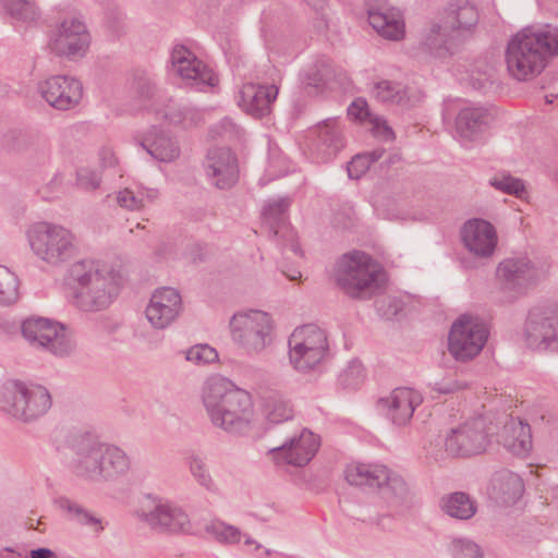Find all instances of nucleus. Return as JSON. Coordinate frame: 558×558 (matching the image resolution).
Instances as JSON below:
<instances>
[{
    "mask_svg": "<svg viewBox=\"0 0 558 558\" xmlns=\"http://www.w3.org/2000/svg\"><path fill=\"white\" fill-rule=\"evenodd\" d=\"M71 302L84 312L107 308L119 292V274L100 259L83 258L69 268Z\"/></svg>",
    "mask_w": 558,
    "mask_h": 558,
    "instance_id": "obj_1",
    "label": "nucleus"
},
{
    "mask_svg": "<svg viewBox=\"0 0 558 558\" xmlns=\"http://www.w3.org/2000/svg\"><path fill=\"white\" fill-rule=\"evenodd\" d=\"M201 399L213 425L223 430L240 432L252 420L251 396L223 376L208 377L202 386Z\"/></svg>",
    "mask_w": 558,
    "mask_h": 558,
    "instance_id": "obj_2",
    "label": "nucleus"
},
{
    "mask_svg": "<svg viewBox=\"0 0 558 558\" xmlns=\"http://www.w3.org/2000/svg\"><path fill=\"white\" fill-rule=\"evenodd\" d=\"M558 54V29L531 27L518 32L508 43L506 64L509 74L518 81L537 76L545 69L547 57Z\"/></svg>",
    "mask_w": 558,
    "mask_h": 558,
    "instance_id": "obj_3",
    "label": "nucleus"
},
{
    "mask_svg": "<svg viewBox=\"0 0 558 558\" xmlns=\"http://www.w3.org/2000/svg\"><path fill=\"white\" fill-rule=\"evenodd\" d=\"M478 22V12L468 0H457L445 10L439 23L432 26L423 43L426 52L435 58L453 53L454 47L472 32Z\"/></svg>",
    "mask_w": 558,
    "mask_h": 558,
    "instance_id": "obj_4",
    "label": "nucleus"
},
{
    "mask_svg": "<svg viewBox=\"0 0 558 558\" xmlns=\"http://www.w3.org/2000/svg\"><path fill=\"white\" fill-rule=\"evenodd\" d=\"M336 280L349 296L368 299L380 288L384 271L368 254L352 251L339 258Z\"/></svg>",
    "mask_w": 558,
    "mask_h": 558,
    "instance_id": "obj_5",
    "label": "nucleus"
},
{
    "mask_svg": "<svg viewBox=\"0 0 558 558\" xmlns=\"http://www.w3.org/2000/svg\"><path fill=\"white\" fill-rule=\"evenodd\" d=\"M51 404L50 392L41 385L11 379L0 387V411L21 422L39 418Z\"/></svg>",
    "mask_w": 558,
    "mask_h": 558,
    "instance_id": "obj_6",
    "label": "nucleus"
},
{
    "mask_svg": "<svg viewBox=\"0 0 558 558\" xmlns=\"http://www.w3.org/2000/svg\"><path fill=\"white\" fill-rule=\"evenodd\" d=\"M26 236L34 255L52 267L65 264L77 251L75 234L58 223L35 222L27 228Z\"/></svg>",
    "mask_w": 558,
    "mask_h": 558,
    "instance_id": "obj_7",
    "label": "nucleus"
},
{
    "mask_svg": "<svg viewBox=\"0 0 558 558\" xmlns=\"http://www.w3.org/2000/svg\"><path fill=\"white\" fill-rule=\"evenodd\" d=\"M328 354L326 332L316 325L301 326L289 338V360L299 372L318 366Z\"/></svg>",
    "mask_w": 558,
    "mask_h": 558,
    "instance_id": "obj_8",
    "label": "nucleus"
},
{
    "mask_svg": "<svg viewBox=\"0 0 558 558\" xmlns=\"http://www.w3.org/2000/svg\"><path fill=\"white\" fill-rule=\"evenodd\" d=\"M490 425L484 416H477L451 428L444 438L446 453L471 457L485 452L493 435Z\"/></svg>",
    "mask_w": 558,
    "mask_h": 558,
    "instance_id": "obj_9",
    "label": "nucleus"
},
{
    "mask_svg": "<svg viewBox=\"0 0 558 558\" xmlns=\"http://www.w3.org/2000/svg\"><path fill=\"white\" fill-rule=\"evenodd\" d=\"M488 338V328L478 317L461 315L451 326L448 351L454 360L468 362L483 350Z\"/></svg>",
    "mask_w": 558,
    "mask_h": 558,
    "instance_id": "obj_10",
    "label": "nucleus"
},
{
    "mask_svg": "<svg viewBox=\"0 0 558 558\" xmlns=\"http://www.w3.org/2000/svg\"><path fill=\"white\" fill-rule=\"evenodd\" d=\"M232 339L248 353H259L271 342L272 320L262 311L233 315L230 322Z\"/></svg>",
    "mask_w": 558,
    "mask_h": 558,
    "instance_id": "obj_11",
    "label": "nucleus"
},
{
    "mask_svg": "<svg viewBox=\"0 0 558 558\" xmlns=\"http://www.w3.org/2000/svg\"><path fill=\"white\" fill-rule=\"evenodd\" d=\"M21 331L32 347L56 356H66L74 350V343L64 327L54 320L32 316L22 322Z\"/></svg>",
    "mask_w": 558,
    "mask_h": 558,
    "instance_id": "obj_12",
    "label": "nucleus"
},
{
    "mask_svg": "<svg viewBox=\"0 0 558 558\" xmlns=\"http://www.w3.org/2000/svg\"><path fill=\"white\" fill-rule=\"evenodd\" d=\"M344 473L349 484L378 488L386 498L402 497L408 490L403 478L381 464L351 463Z\"/></svg>",
    "mask_w": 558,
    "mask_h": 558,
    "instance_id": "obj_13",
    "label": "nucleus"
},
{
    "mask_svg": "<svg viewBox=\"0 0 558 558\" xmlns=\"http://www.w3.org/2000/svg\"><path fill=\"white\" fill-rule=\"evenodd\" d=\"M90 34L84 21L77 16H66L51 32L49 48L58 57L74 60L87 53Z\"/></svg>",
    "mask_w": 558,
    "mask_h": 558,
    "instance_id": "obj_14",
    "label": "nucleus"
},
{
    "mask_svg": "<svg viewBox=\"0 0 558 558\" xmlns=\"http://www.w3.org/2000/svg\"><path fill=\"white\" fill-rule=\"evenodd\" d=\"M138 520L150 530L161 533H185L191 529L189 515L179 506L161 499H151L136 512Z\"/></svg>",
    "mask_w": 558,
    "mask_h": 558,
    "instance_id": "obj_15",
    "label": "nucleus"
},
{
    "mask_svg": "<svg viewBox=\"0 0 558 558\" xmlns=\"http://www.w3.org/2000/svg\"><path fill=\"white\" fill-rule=\"evenodd\" d=\"M319 446V437L307 428H302L280 446L272 448L270 453L277 463L304 466L315 457Z\"/></svg>",
    "mask_w": 558,
    "mask_h": 558,
    "instance_id": "obj_16",
    "label": "nucleus"
},
{
    "mask_svg": "<svg viewBox=\"0 0 558 558\" xmlns=\"http://www.w3.org/2000/svg\"><path fill=\"white\" fill-rule=\"evenodd\" d=\"M497 277L504 290L515 295L538 281L543 274L527 257H511L499 263Z\"/></svg>",
    "mask_w": 558,
    "mask_h": 558,
    "instance_id": "obj_17",
    "label": "nucleus"
},
{
    "mask_svg": "<svg viewBox=\"0 0 558 558\" xmlns=\"http://www.w3.org/2000/svg\"><path fill=\"white\" fill-rule=\"evenodd\" d=\"M39 93L49 106L69 110L82 100L83 85L72 76L53 75L39 84Z\"/></svg>",
    "mask_w": 558,
    "mask_h": 558,
    "instance_id": "obj_18",
    "label": "nucleus"
},
{
    "mask_svg": "<svg viewBox=\"0 0 558 558\" xmlns=\"http://www.w3.org/2000/svg\"><path fill=\"white\" fill-rule=\"evenodd\" d=\"M171 63L174 72L190 85L214 87L218 84V77L211 69L184 46L172 49Z\"/></svg>",
    "mask_w": 558,
    "mask_h": 558,
    "instance_id": "obj_19",
    "label": "nucleus"
},
{
    "mask_svg": "<svg viewBox=\"0 0 558 558\" xmlns=\"http://www.w3.org/2000/svg\"><path fill=\"white\" fill-rule=\"evenodd\" d=\"M182 299L173 288L157 289L146 306V317L156 329L168 327L180 314Z\"/></svg>",
    "mask_w": 558,
    "mask_h": 558,
    "instance_id": "obj_20",
    "label": "nucleus"
},
{
    "mask_svg": "<svg viewBox=\"0 0 558 558\" xmlns=\"http://www.w3.org/2000/svg\"><path fill=\"white\" fill-rule=\"evenodd\" d=\"M421 403V395L407 387L396 388L379 400V405L386 416L398 426L407 425L411 421L414 410Z\"/></svg>",
    "mask_w": 558,
    "mask_h": 558,
    "instance_id": "obj_21",
    "label": "nucleus"
},
{
    "mask_svg": "<svg viewBox=\"0 0 558 558\" xmlns=\"http://www.w3.org/2000/svg\"><path fill=\"white\" fill-rule=\"evenodd\" d=\"M465 247L478 257H489L497 246V233L494 226L483 219H471L461 229Z\"/></svg>",
    "mask_w": 558,
    "mask_h": 558,
    "instance_id": "obj_22",
    "label": "nucleus"
},
{
    "mask_svg": "<svg viewBox=\"0 0 558 558\" xmlns=\"http://www.w3.org/2000/svg\"><path fill=\"white\" fill-rule=\"evenodd\" d=\"M206 172L217 187L233 186L239 177L235 155L226 147L210 149L206 159Z\"/></svg>",
    "mask_w": 558,
    "mask_h": 558,
    "instance_id": "obj_23",
    "label": "nucleus"
},
{
    "mask_svg": "<svg viewBox=\"0 0 558 558\" xmlns=\"http://www.w3.org/2000/svg\"><path fill=\"white\" fill-rule=\"evenodd\" d=\"M278 96L275 85L243 84L236 97L239 107L254 118H263L270 113L271 105Z\"/></svg>",
    "mask_w": 558,
    "mask_h": 558,
    "instance_id": "obj_24",
    "label": "nucleus"
},
{
    "mask_svg": "<svg viewBox=\"0 0 558 558\" xmlns=\"http://www.w3.org/2000/svg\"><path fill=\"white\" fill-rule=\"evenodd\" d=\"M367 13L371 26L379 36L393 41L404 38V19L398 9L387 7L385 3H369Z\"/></svg>",
    "mask_w": 558,
    "mask_h": 558,
    "instance_id": "obj_25",
    "label": "nucleus"
},
{
    "mask_svg": "<svg viewBox=\"0 0 558 558\" xmlns=\"http://www.w3.org/2000/svg\"><path fill=\"white\" fill-rule=\"evenodd\" d=\"M525 339L527 345L534 350L558 347V316L530 313L525 324Z\"/></svg>",
    "mask_w": 558,
    "mask_h": 558,
    "instance_id": "obj_26",
    "label": "nucleus"
},
{
    "mask_svg": "<svg viewBox=\"0 0 558 558\" xmlns=\"http://www.w3.org/2000/svg\"><path fill=\"white\" fill-rule=\"evenodd\" d=\"M101 449L102 442L82 440L71 462L72 472L84 481L100 483Z\"/></svg>",
    "mask_w": 558,
    "mask_h": 558,
    "instance_id": "obj_27",
    "label": "nucleus"
},
{
    "mask_svg": "<svg viewBox=\"0 0 558 558\" xmlns=\"http://www.w3.org/2000/svg\"><path fill=\"white\" fill-rule=\"evenodd\" d=\"M497 441L511 453L524 457L532 449L531 427L519 420L510 418L497 433Z\"/></svg>",
    "mask_w": 558,
    "mask_h": 558,
    "instance_id": "obj_28",
    "label": "nucleus"
},
{
    "mask_svg": "<svg viewBox=\"0 0 558 558\" xmlns=\"http://www.w3.org/2000/svg\"><path fill=\"white\" fill-rule=\"evenodd\" d=\"M315 133L314 149L324 160L336 156L344 146L342 130L336 119L319 123Z\"/></svg>",
    "mask_w": 558,
    "mask_h": 558,
    "instance_id": "obj_29",
    "label": "nucleus"
},
{
    "mask_svg": "<svg viewBox=\"0 0 558 558\" xmlns=\"http://www.w3.org/2000/svg\"><path fill=\"white\" fill-rule=\"evenodd\" d=\"M289 206V198H280L278 201L269 203L265 207L263 215L265 217V220L270 225L271 228H275V223L278 222V227L274 230V235L287 238V244L284 245V247L294 253L295 255L302 256V252L294 231L283 223V215Z\"/></svg>",
    "mask_w": 558,
    "mask_h": 558,
    "instance_id": "obj_30",
    "label": "nucleus"
},
{
    "mask_svg": "<svg viewBox=\"0 0 558 558\" xmlns=\"http://www.w3.org/2000/svg\"><path fill=\"white\" fill-rule=\"evenodd\" d=\"M141 145L154 159L160 162H172L179 158L181 153L175 138L155 129L144 136Z\"/></svg>",
    "mask_w": 558,
    "mask_h": 558,
    "instance_id": "obj_31",
    "label": "nucleus"
},
{
    "mask_svg": "<svg viewBox=\"0 0 558 558\" xmlns=\"http://www.w3.org/2000/svg\"><path fill=\"white\" fill-rule=\"evenodd\" d=\"M100 463V483L116 480L131 468L130 457L121 448L108 444H102Z\"/></svg>",
    "mask_w": 558,
    "mask_h": 558,
    "instance_id": "obj_32",
    "label": "nucleus"
},
{
    "mask_svg": "<svg viewBox=\"0 0 558 558\" xmlns=\"http://www.w3.org/2000/svg\"><path fill=\"white\" fill-rule=\"evenodd\" d=\"M149 109L154 110L160 119L172 125L189 128L196 125L199 121V112L197 110L182 106L172 99L168 100L167 104H162L161 100L158 104L154 101L149 104Z\"/></svg>",
    "mask_w": 558,
    "mask_h": 558,
    "instance_id": "obj_33",
    "label": "nucleus"
},
{
    "mask_svg": "<svg viewBox=\"0 0 558 558\" xmlns=\"http://www.w3.org/2000/svg\"><path fill=\"white\" fill-rule=\"evenodd\" d=\"M487 112L483 108L466 107L456 118V131L462 141H476L485 129Z\"/></svg>",
    "mask_w": 558,
    "mask_h": 558,
    "instance_id": "obj_34",
    "label": "nucleus"
},
{
    "mask_svg": "<svg viewBox=\"0 0 558 558\" xmlns=\"http://www.w3.org/2000/svg\"><path fill=\"white\" fill-rule=\"evenodd\" d=\"M262 412L269 423L279 424L293 417V407L287 397L277 390H268L262 396Z\"/></svg>",
    "mask_w": 558,
    "mask_h": 558,
    "instance_id": "obj_35",
    "label": "nucleus"
},
{
    "mask_svg": "<svg viewBox=\"0 0 558 558\" xmlns=\"http://www.w3.org/2000/svg\"><path fill=\"white\" fill-rule=\"evenodd\" d=\"M492 490L496 499L505 505H512L522 496L524 485L518 474L502 471L494 476Z\"/></svg>",
    "mask_w": 558,
    "mask_h": 558,
    "instance_id": "obj_36",
    "label": "nucleus"
},
{
    "mask_svg": "<svg viewBox=\"0 0 558 558\" xmlns=\"http://www.w3.org/2000/svg\"><path fill=\"white\" fill-rule=\"evenodd\" d=\"M441 511L457 520H470L477 511L475 500L463 492H454L441 497L439 502Z\"/></svg>",
    "mask_w": 558,
    "mask_h": 558,
    "instance_id": "obj_37",
    "label": "nucleus"
},
{
    "mask_svg": "<svg viewBox=\"0 0 558 558\" xmlns=\"http://www.w3.org/2000/svg\"><path fill=\"white\" fill-rule=\"evenodd\" d=\"M372 94L378 101L402 107H410L417 100L409 95V90L404 85L388 80L375 83Z\"/></svg>",
    "mask_w": 558,
    "mask_h": 558,
    "instance_id": "obj_38",
    "label": "nucleus"
},
{
    "mask_svg": "<svg viewBox=\"0 0 558 558\" xmlns=\"http://www.w3.org/2000/svg\"><path fill=\"white\" fill-rule=\"evenodd\" d=\"M348 116L353 120L368 121L373 126L375 135L384 140L393 138V132L387 121L383 117L371 113L365 99H355L348 108Z\"/></svg>",
    "mask_w": 558,
    "mask_h": 558,
    "instance_id": "obj_39",
    "label": "nucleus"
},
{
    "mask_svg": "<svg viewBox=\"0 0 558 558\" xmlns=\"http://www.w3.org/2000/svg\"><path fill=\"white\" fill-rule=\"evenodd\" d=\"M205 532L217 543L226 546L236 545L242 539V532L235 525L214 519L205 525Z\"/></svg>",
    "mask_w": 558,
    "mask_h": 558,
    "instance_id": "obj_40",
    "label": "nucleus"
},
{
    "mask_svg": "<svg viewBox=\"0 0 558 558\" xmlns=\"http://www.w3.org/2000/svg\"><path fill=\"white\" fill-rule=\"evenodd\" d=\"M19 299L17 277L5 266L0 265V304L11 305Z\"/></svg>",
    "mask_w": 558,
    "mask_h": 558,
    "instance_id": "obj_41",
    "label": "nucleus"
},
{
    "mask_svg": "<svg viewBox=\"0 0 558 558\" xmlns=\"http://www.w3.org/2000/svg\"><path fill=\"white\" fill-rule=\"evenodd\" d=\"M448 551L452 558H483L480 545L466 537L453 538L448 545Z\"/></svg>",
    "mask_w": 558,
    "mask_h": 558,
    "instance_id": "obj_42",
    "label": "nucleus"
},
{
    "mask_svg": "<svg viewBox=\"0 0 558 558\" xmlns=\"http://www.w3.org/2000/svg\"><path fill=\"white\" fill-rule=\"evenodd\" d=\"M383 149L374 150L371 154H361L352 158L348 163V175L351 179H360L371 167V165L381 158Z\"/></svg>",
    "mask_w": 558,
    "mask_h": 558,
    "instance_id": "obj_43",
    "label": "nucleus"
},
{
    "mask_svg": "<svg viewBox=\"0 0 558 558\" xmlns=\"http://www.w3.org/2000/svg\"><path fill=\"white\" fill-rule=\"evenodd\" d=\"M5 9L15 19L22 21H34L38 16V9L29 0H5Z\"/></svg>",
    "mask_w": 558,
    "mask_h": 558,
    "instance_id": "obj_44",
    "label": "nucleus"
},
{
    "mask_svg": "<svg viewBox=\"0 0 558 558\" xmlns=\"http://www.w3.org/2000/svg\"><path fill=\"white\" fill-rule=\"evenodd\" d=\"M331 74L330 60L322 59L306 73L305 83L308 86L318 88L330 80Z\"/></svg>",
    "mask_w": 558,
    "mask_h": 558,
    "instance_id": "obj_45",
    "label": "nucleus"
},
{
    "mask_svg": "<svg viewBox=\"0 0 558 558\" xmlns=\"http://www.w3.org/2000/svg\"><path fill=\"white\" fill-rule=\"evenodd\" d=\"M490 184L498 191L517 197H522L525 193L523 181L509 174L496 175L490 180Z\"/></svg>",
    "mask_w": 558,
    "mask_h": 558,
    "instance_id": "obj_46",
    "label": "nucleus"
},
{
    "mask_svg": "<svg viewBox=\"0 0 558 558\" xmlns=\"http://www.w3.org/2000/svg\"><path fill=\"white\" fill-rule=\"evenodd\" d=\"M185 357L196 365H206L218 361V353L208 344H196L186 351Z\"/></svg>",
    "mask_w": 558,
    "mask_h": 558,
    "instance_id": "obj_47",
    "label": "nucleus"
},
{
    "mask_svg": "<svg viewBox=\"0 0 558 558\" xmlns=\"http://www.w3.org/2000/svg\"><path fill=\"white\" fill-rule=\"evenodd\" d=\"M364 380V367L361 362L352 361L341 372L339 376L340 384L345 388L355 389Z\"/></svg>",
    "mask_w": 558,
    "mask_h": 558,
    "instance_id": "obj_48",
    "label": "nucleus"
},
{
    "mask_svg": "<svg viewBox=\"0 0 558 558\" xmlns=\"http://www.w3.org/2000/svg\"><path fill=\"white\" fill-rule=\"evenodd\" d=\"M190 471L201 486L205 487L207 490H214L216 488L202 458L195 456L190 458Z\"/></svg>",
    "mask_w": 558,
    "mask_h": 558,
    "instance_id": "obj_49",
    "label": "nucleus"
},
{
    "mask_svg": "<svg viewBox=\"0 0 558 558\" xmlns=\"http://www.w3.org/2000/svg\"><path fill=\"white\" fill-rule=\"evenodd\" d=\"M118 204L129 210H140L145 206L143 193L124 189L117 194Z\"/></svg>",
    "mask_w": 558,
    "mask_h": 558,
    "instance_id": "obj_50",
    "label": "nucleus"
},
{
    "mask_svg": "<svg viewBox=\"0 0 558 558\" xmlns=\"http://www.w3.org/2000/svg\"><path fill=\"white\" fill-rule=\"evenodd\" d=\"M468 387L465 381L457 379L454 376L445 377L432 384V390L438 395H451Z\"/></svg>",
    "mask_w": 558,
    "mask_h": 558,
    "instance_id": "obj_51",
    "label": "nucleus"
},
{
    "mask_svg": "<svg viewBox=\"0 0 558 558\" xmlns=\"http://www.w3.org/2000/svg\"><path fill=\"white\" fill-rule=\"evenodd\" d=\"M135 90L143 99L151 100L150 104L160 101L161 97L158 95L155 84L148 77H140L135 83Z\"/></svg>",
    "mask_w": 558,
    "mask_h": 558,
    "instance_id": "obj_52",
    "label": "nucleus"
},
{
    "mask_svg": "<svg viewBox=\"0 0 558 558\" xmlns=\"http://www.w3.org/2000/svg\"><path fill=\"white\" fill-rule=\"evenodd\" d=\"M74 520L82 525L90 526L96 533H99L104 529L101 525V520L96 518L84 507H82L81 511L74 518Z\"/></svg>",
    "mask_w": 558,
    "mask_h": 558,
    "instance_id": "obj_53",
    "label": "nucleus"
},
{
    "mask_svg": "<svg viewBox=\"0 0 558 558\" xmlns=\"http://www.w3.org/2000/svg\"><path fill=\"white\" fill-rule=\"evenodd\" d=\"M77 181L80 186H82L85 190H95L100 185L99 175L94 171L85 169L78 171Z\"/></svg>",
    "mask_w": 558,
    "mask_h": 558,
    "instance_id": "obj_54",
    "label": "nucleus"
},
{
    "mask_svg": "<svg viewBox=\"0 0 558 558\" xmlns=\"http://www.w3.org/2000/svg\"><path fill=\"white\" fill-rule=\"evenodd\" d=\"M57 506L60 510H62L66 515L74 520V518L78 514V512L82 509V505L78 502L68 498V497H60L56 501Z\"/></svg>",
    "mask_w": 558,
    "mask_h": 558,
    "instance_id": "obj_55",
    "label": "nucleus"
},
{
    "mask_svg": "<svg viewBox=\"0 0 558 558\" xmlns=\"http://www.w3.org/2000/svg\"><path fill=\"white\" fill-rule=\"evenodd\" d=\"M100 160L104 167H114L118 163V158L111 148H104L100 151Z\"/></svg>",
    "mask_w": 558,
    "mask_h": 558,
    "instance_id": "obj_56",
    "label": "nucleus"
},
{
    "mask_svg": "<svg viewBox=\"0 0 558 558\" xmlns=\"http://www.w3.org/2000/svg\"><path fill=\"white\" fill-rule=\"evenodd\" d=\"M54 554L48 548H38L31 551V558H53Z\"/></svg>",
    "mask_w": 558,
    "mask_h": 558,
    "instance_id": "obj_57",
    "label": "nucleus"
},
{
    "mask_svg": "<svg viewBox=\"0 0 558 558\" xmlns=\"http://www.w3.org/2000/svg\"><path fill=\"white\" fill-rule=\"evenodd\" d=\"M138 192L143 193V196L145 198V204L155 201L159 195V192L156 189H143Z\"/></svg>",
    "mask_w": 558,
    "mask_h": 558,
    "instance_id": "obj_58",
    "label": "nucleus"
},
{
    "mask_svg": "<svg viewBox=\"0 0 558 558\" xmlns=\"http://www.w3.org/2000/svg\"><path fill=\"white\" fill-rule=\"evenodd\" d=\"M282 274L289 279V280H298L302 277V274L298 269H290V270H282Z\"/></svg>",
    "mask_w": 558,
    "mask_h": 558,
    "instance_id": "obj_59",
    "label": "nucleus"
},
{
    "mask_svg": "<svg viewBox=\"0 0 558 558\" xmlns=\"http://www.w3.org/2000/svg\"><path fill=\"white\" fill-rule=\"evenodd\" d=\"M242 537H244V539H245L244 541L245 545H247V546L255 545L256 549L259 548V545L250 535L242 533Z\"/></svg>",
    "mask_w": 558,
    "mask_h": 558,
    "instance_id": "obj_60",
    "label": "nucleus"
},
{
    "mask_svg": "<svg viewBox=\"0 0 558 558\" xmlns=\"http://www.w3.org/2000/svg\"><path fill=\"white\" fill-rule=\"evenodd\" d=\"M314 8H320L323 4V0H305Z\"/></svg>",
    "mask_w": 558,
    "mask_h": 558,
    "instance_id": "obj_61",
    "label": "nucleus"
},
{
    "mask_svg": "<svg viewBox=\"0 0 558 558\" xmlns=\"http://www.w3.org/2000/svg\"><path fill=\"white\" fill-rule=\"evenodd\" d=\"M53 181L61 183V179L59 177H56Z\"/></svg>",
    "mask_w": 558,
    "mask_h": 558,
    "instance_id": "obj_62",
    "label": "nucleus"
}]
</instances>
